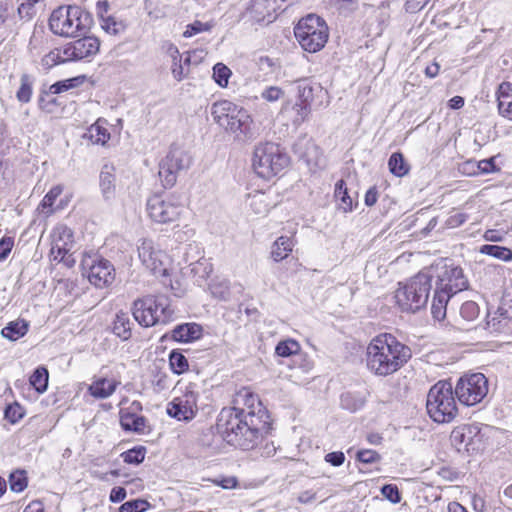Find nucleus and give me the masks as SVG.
<instances>
[{
	"label": "nucleus",
	"instance_id": "f257e3e1",
	"mask_svg": "<svg viewBox=\"0 0 512 512\" xmlns=\"http://www.w3.org/2000/svg\"><path fill=\"white\" fill-rule=\"evenodd\" d=\"M235 404L221 410L216 429L228 444L243 450L253 449L270 431V415L258 396L248 390L238 393Z\"/></svg>",
	"mask_w": 512,
	"mask_h": 512
},
{
	"label": "nucleus",
	"instance_id": "f03ea898",
	"mask_svg": "<svg viewBox=\"0 0 512 512\" xmlns=\"http://www.w3.org/2000/svg\"><path fill=\"white\" fill-rule=\"evenodd\" d=\"M411 349L391 334L373 338L366 350L367 368L377 376H389L401 369L411 358Z\"/></svg>",
	"mask_w": 512,
	"mask_h": 512
},
{
	"label": "nucleus",
	"instance_id": "7ed1b4c3",
	"mask_svg": "<svg viewBox=\"0 0 512 512\" xmlns=\"http://www.w3.org/2000/svg\"><path fill=\"white\" fill-rule=\"evenodd\" d=\"M432 281L433 275L429 271H421L405 283L400 282L394 296L399 309L414 314L425 308L433 287Z\"/></svg>",
	"mask_w": 512,
	"mask_h": 512
},
{
	"label": "nucleus",
	"instance_id": "20e7f679",
	"mask_svg": "<svg viewBox=\"0 0 512 512\" xmlns=\"http://www.w3.org/2000/svg\"><path fill=\"white\" fill-rule=\"evenodd\" d=\"M93 23L92 15L77 5L60 6L49 18V28L61 37H78L86 34Z\"/></svg>",
	"mask_w": 512,
	"mask_h": 512
},
{
	"label": "nucleus",
	"instance_id": "39448f33",
	"mask_svg": "<svg viewBox=\"0 0 512 512\" xmlns=\"http://www.w3.org/2000/svg\"><path fill=\"white\" fill-rule=\"evenodd\" d=\"M213 120L239 140H249L255 134L248 111L228 100L218 101L211 108Z\"/></svg>",
	"mask_w": 512,
	"mask_h": 512
},
{
	"label": "nucleus",
	"instance_id": "423d86ee",
	"mask_svg": "<svg viewBox=\"0 0 512 512\" xmlns=\"http://www.w3.org/2000/svg\"><path fill=\"white\" fill-rule=\"evenodd\" d=\"M455 390L452 383L440 380L429 390L426 409L429 417L436 423H449L458 415Z\"/></svg>",
	"mask_w": 512,
	"mask_h": 512
},
{
	"label": "nucleus",
	"instance_id": "0eeeda50",
	"mask_svg": "<svg viewBox=\"0 0 512 512\" xmlns=\"http://www.w3.org/2000/svg\"><path fill=\"white\" fill-rule=\"evenodd\" d=\"M290 162L287 153L273 142L259 143L253 153L252 165L258 176L270 179L281 173Z\"/></svg>",
	"mask_w": 512,
	"mask_h": 512
},
{
	"label": "nucleus",
	"instance_id": "6e6552de",
	"mask_svg": "<svg viewBox=\"0 0 512 512\" xmlns=\"http://www.w3.org/2000/svg\"><path fill=\"white\" fill-rule=\"evenodd\" d=\"M294 34L305 51L315 53L325 46L328 40V27L319 16L310 14L298 22Z\"/></svg>",
	"mask_w": 512,
	"mask_h": 512
},
{
	"label": "nucleus",
	"instance_id": "1a4fd4ad",
	"mask_svg": "<svg viewBox=\"0 0 512 512\" xmlns=\"http://www.w3.org/2000/svg\"><path fill=\"white\" fill-rule=\"evenodd\" d=\"M192 164V156L178 144H172L167 155L159 163V177L165 188L173 187L178 175Z\"/></svg>",
	"mask_w": 512,
	"mask_h": 512
},
{
	"label": "nucleus",
	"instance_id": "9d476101",
	"mask_svg": "<svg viewBox=\"0 0 512 512\" xmlns=\"http://www.w3.org/2000/svg\"><path fill=\"white\" fill-rule=\"evenodd\" d=\"M459 402L466 406L480 403L488 393V380L482 373H473L459 378L455 388Z\"/></svg>",
	"mask_w": 512,
	"mask_h": 512
},
{
	"label": "nucleus",
	"instance_id": "9b49d317",
	"mask_svg": "<svg viewBox=\"0 0 512 512\" xmlns=\"http://www.w3.org/2000/svg\"><path fill=\"white\" fill-rule=\"evenodd\" d=\"M138 256L142 264L156 276L167 275V255L150 239H142L138 245Z\"/></svg>",
	"mask_w": 512,
	"mask_h": 512
},
{
	"label": "nucleus",
	"instance_id": "f8f14e48",
	"mask_svg": "<svg viewBox=\"0 0 512 512\" xmlns=\"http://www.w3.org/2000/svg\"><path fill=\"white\" fill-rule=\"evenodd\" d=\"M198 394L190 386L167 404V414L179 421H191L197 414Z\"/></svg>",
	"mask_w": 512,
	"mask_h": 512
},
{
	"label": "nucleus",
	"instance_id": "ddd939ff",
	"mask_svg": "<svg viewBox=\"0 0 512 512\" xmlns=\"http://www.w3.org/2000/svg\"><path fill=\"white\" fill-rule=\"evenodd\" d=\"M83 268H88V280L97 288L111 285L115 279V269L112 263L100 256L84 259Z\"/></svg>",
	"mask_w": 512,
	"mask_h": 512
},
{
	"label": "nucleus",
	"instance_id": "4468645a",
	"mask_svg": "<svg viewBox=\"0 0 512 512\" xmlns=\"http://www.w3.org/2000/svg\"><path fill=\"white\" fill-rule=\"evenodd\" d=\"M435 288L453 296L468 286L463 270L458 266H444L436 276Z\"/></svg>",
	"mask_w": 512,
	"mask_h": 512
},
{
	"label": "nucleus",
	"instance_id": "2eb2a0df",
	"mask_svg": "<svg viewBox=\"0 0 512 512\" xmlns=\"http://www.w3.org/2000/svg\"><path fill=\"white\" fill-rule=\"evenodd\" d=\"M182 207L170 200H164L159 195L150 197L147 201V212L150 218L157 223L173 222L181 214Z\"/></svg>",
	"mask_w": 512,
	"mask_h": 512
},
{
	"label": "nucleus",
	"instance_id": "dca6fc26",
	"mask_svg": "<svg viewBox=\"0 0 512 512\" xmlns=\"http://www.w3.org/2000/svg\"><path fill=\"white\" fill-rule=\"evenodd\" d=\"M81 38L69 42L62 47L63 58L70 62L80 61L95 55L99 51L100 42L94 36L81 35Z\"/></svg>",
	"mask_w": 512,
	"mask_h": 512
},
{
	"label": "nucleus",
	"instance_id": "f3484780",
	"mask_svg": "<svg viewBox=\"0 0 512 512\" xmlns=\"http://www.w3.org/2000/svg\"><path fill=\"white\" fill-rule=\"evenodd\" d=\"M132 314L135 321L143 327H151L160 323V315L157 311V296H146L135 300Z\"/></svg>",
	"mask_w": 512,
	"mask_h": 512
},
{
	"label": "nucleus",
	"instance_id": "a211bd4d",
	"mask_svg": "<svg viewBox=\"0 0 512 512\" xmlns=\"http://www.w3.org/2000/svg\"><path fill=\"white\" fill-rule=\"evenodd\" d=\"M296 83L299 102L318 108L327 100L328 92L319 83L310 79H301Z\"/></svg>",
	"mask_w": 512,
	"mask_h": 512
},
{
	"label": "nucleus",
	"instance_id": "6ab92c4d",
	"mask_svg": "<svg viewBox=\"0 0 512 512\" xmlns=\"http://www.w3.org/2000/svg\"><path fill=\"white\" fill-rule=\"evenodd\" d=\"M73 242V232L69 227L66 225L56 226L52 232V254H56L55 258L63 259L71 250Z\"/></svg>",
	"mask_w": 512,
	"mask_h": 512
},
{
	"label": "nucleus",
	"instance_id": "aec40b11",
	"mask_svg": "<svg viewBox=\"0 0 512 512\" xmlns=\"http://www.w3.org/2000/svg\"><path fill=\"white\" fill-rule=\"evenodd\" d=\"M120 425L124 431L141 434L145 433V428L147 427V419L142 415L136 414L130 409H121Z\"/></svg>",
	"mask_w": 512,
	"mask_h": 512
},
{
	"label": "nucleus",
	"instance_id": "412c9836",
	"mask_svg": "<svg viewBox=\"0 0 512 512\" xmlns=\"http://www.w3.org/2000/svg\"><path fill=\"white\" fill-rule=\"evenodd\" d=\"M203 328L197 323H183L171 331V338L177 342H192L201 338Z\"/></svg>",
	"mask_w": 512,
	"mask_h": 512
},
{
	"label": "nucleus",
	"instance_id": "4be33fe9",
	"mask_svg": "<svg viewBox=\"0 0 512 512\" xmlns=\"http://www.w3.org/2000/svg\"><path fill=\"white\" fill-rule=\"evenodd\" d=\"M115 168L112 164H104L100 176L99 185L101 193L106 200H110L115 195Z\"/></svg>",
	"mask_w": 512,
	"mask_h": 512
},
{
	"label": "nucleus",
	"instance_id": "5701e85b",
	"mask_svg": "<svg viewBox=\"0 0 512 512\" xmlns=\"http://www.w3.org/2000/svg\"><path fill=\"white\" fill-rule=\"evenodd\" d=\"M118 384H119V382H117L115 380L107 379V378H100V379L95 380L89 386V392L95 398L105 399L114 393Z\"/></svg>",
	"mask_w": 512,
	"mask_h": 512
},
{
	"label": "nucleus",
	"instance_id": "b1692460",
	"mask_svg": "<svg viewBox=\"0 0 512 512\" xmlns=\"http://www.w3.org/2000/svg\"><path fill=\"white\" fill-rule=\"evenodd\" d=\"M294 247V241L291 237L280 236L271 247V257L275 262H280L286 259L292 252Z\"/></svg>",
	"mask_w": 512,
	"mask_h": 512
},
{
	"label": "nucleus",
	"instance_id": "393cba45",
	"mask_svg": "<svg viewBox=\"0 0 512 512\" xmlns=\"http://www.w3.org/2000/svg\"><path fill=\"white\" fill-rule=\"evenodd\" d=\"M451 297L446 291H438L434 288L431 304V313L434 319L441 321L445 318L448 301Z\"/></svg>",
	"mask_w": 512,
	"mask_h": 512
},
{
	"label": "nucleus",
	"instance_id": "a878e982",
	"mask_svg": "<svg viewBox=\"0 0 512 512\" xmlns=\"http://www.w3.org/2000/svg\"><path fill=\"white\" fill-rule=\"evenodd\" d=\"M473 430L470 426H461L453 429L450 435L451 443L460 451L467 449L471 444Z\"/></svg>",
	"mask_w": 512,
	"mask_h": 512
},
{
	"label": "nucleus",
	"instance_id": "bb28decb",
	"mask_svg": "<svg viewBox=\"0 0 512 512\" xmlns=\"http://www.w3.org/2000/svg\"><path fill=\"white\" fill-rule=\"evenodd\" d=\"M29 324L23 319H18L8 323L1 331L3 337L15 341L23 337L28 332Z\"/></svg>",
	"mask_w": 512,
	"mask_h": 512
},
{
	"label": "nucleus",
	"instance_id": "cd10ccee",
	"mask_svg": "<svg viewBox=\"0 0 512 512\" xmlns=\"http://www.w3.org/2000/svg\"><path fill=\"white\" fill-rule=\"evenodd\" d=\"M335 198L339 201L338 209L344 213L352 212L353 210V199L348 194L346 183L343 179L337 181L334 191Z\"/></svg>",
	"mask_w": 512,
	"mask_h": 512
},
{
	"label": "nucleus",
	"instance_id": "c85d7f7f",
	"mask_svg": "<svg viewBox=\"0 0 512 512\" xmlns=\"http://www.w3.org/2000/svg\"><path fill=\"white\" fill-rule=\"evenodd\" d=\"M113 333L122 340H128L131 337V322L127 313L120 312L116 314L113 322Z\"/></svg>",
	"mask_w": 512,
	"mask_h": 512
},
{
	"label": "nucleus",
	"instance_id": "c756f323",
	"mask_svg": "<svg viewBox=\"0 0 512 512\" xmlns=\"http://www.w3.org/2000/svg\"><path fill=\"white\" fill-rule=\"evenodd\" d=\"M389 171L396 177H403L409 173L410 166L400 152L393 153L388 160Z\"/></svg>",
	"mask_w": 512,
	"mask_h": 512
},
{
	"label": "nucleus",
	"instance_id": "7c9ffc66",
	"mask_svg": "<svg viewBox=\"0 0 512 512\" xmlns=\"http://www.w3.org/2000/svg\"><path fill=\"white\" fill-rule=\"evenodd\" d=\"M84 138L89 139L93 144L103 145L110 139V133L99 122H96L87 129Z\"/></svg>",
	"mask_w": 512,
	"mask_h": 512
},
{
	"label": "nucleus",
	"instance_id": "2f4dec72",
	"mask_svg": "<svg viewBox=\"0 0 512 512\" xmlns=\"http://www.w3.org/2000/svg\"><path fill=\"white\" fill-rule=\"evenodd\" d=\"M210 292L214 298L228 301L231 297L230 282L227 279H214L209 285Z\"/></svg>",
	"mask_w": 512,
	"mask_h": 512
},
{
	"label": "nucleus",
	"instance_id": "473e14b6",
	"mask_svg": "<svg viewBox=\"0 0 512 512\" xmlns=\"http://www.w3.org/2000/svg\"><path fill=\"white\" fill-rule=\"evenodd\" d=\"M480 253L505 262L512 261V250L504 246L485 244L480 247Z\"/></svg>",
	"mask_w": 512,
	"mask_h": 512
},
{
	"label": "nucleus",
	"instance_id": "72a5a7b5",
	"mask_svg": "<svg viewBox=\"0 0 512 512\" xmlns=\"http://www.w3.org/2000/svg\"><path fill=\"white\" fill-rule=\"evenodd\" d=\"M49 373L45 367H38L31 375L29 381L38 393H44L48 387Z\"/></svg>",
	"mask_w": 512,
	"mask_h": 512
},
{
	"label": "nucleus",
	"instance_id": "f704fd0d",
	"mask_svg": "<svg viewBox=\"0 0 512 512\" xmlns=\"http://www.w3.org/2000/svg\"><path fill=\"white\" fill-rule=\"evenodd\" d=\"M301 346L294 339L280 341L275 347V354L279 357L296 356L300 353Z\"/></svg>",
	"mask_w": 512,
	"mask_h": 512
},
{
	"label": "nucleus",
	"instance_id": "c9c22d12",
	"mask_svg": "<svg viewBox=\"0 0 512 512\" xmlns=\"http://www.w3.org/2000/svg\"><path fill=\"white\" fill-rule=\"evenodd\" d=\"M157 311L160 315V323L166 324L174 318L175 311L164 295L157 296Z\"/></svg>",
	"mask_w": 512,
	"mask_h": 512
},
{
	"label": "nucleus",
	"instance_id": "e433bc0d",
	"mask_svg": "<svg viewBox=\"0 0 512 512\" xmlns=\"http://www.w3.org/2000/svg\"><path fill=\"white\" fill-rule=\"evenodd\" d=\"M340 403L342 408L355 412L365 404V399L359 395L347 392L341 395Z\"/></svg>",
	"mask_w": 512,
	"mask_h": 512
},
{
	"label": "nucleus",
	"instance_id": "4c0bfd02",
	"mask_svg": "<svg viewBox=\"0 0 512 512\" xmlns=\"http://www.w3.org/2000/svg\"><path fill=\"white\" fill-rule=\"evenodd\" d=\"M83 82L84 77L81 76L58 81L50 86L49 92L51 94H60L62 92L80 86Z\"/></svg>",
	"mask_w": 512,
	"mask_h": 512
},
{
	"label": "nucleus",
	"instance_id": "58836bf2",
	"mask_svg": "<svg viewBox=\"0 0 512 512\" xmlns=\"http://www.w3.org/2000/svg\"><path fill=\"white\" fill-rule=\"evenodd\" d=\"M169 365L175 374H182L189 368L188 360L186 357L176 350H173L169 354Z\"/></svg>",
	"mask_w": 512,
	"mask_h": 512
},
{
	"label": "nucleus",
	"instance_id": "ea45409f",
	"mask_svg": "<svg viewBox=\"0 0 512 512\" xmlns=\"http://www.w3.org/2000/svg\"><path fill=\"white\" fill-rule=\"evenodd\" d=\"M146 448L144 446H136L121 454L123 461L127 464L139 465L145 459Z\"/></svg>",
	"mask_w": 512,
	"mask_h": 512
},
{
	"label": "nucleus",
	"instance_id": "a19ab883",
	"mask_svg": "<svg viewBox=\"0 0 512 512\" xmlns=\"http://www.w3.org/2000/svg\"><path fill=\"white\" fill-rule=\"evenodd\" d=\"M20 82L21 85L16 93V98L21 103H28L32 96V80L28 74H23Z\"/></svg>",
	"mask_w": 512,
	"mask_h": 512
},
{
	"label": "nucleus",
	"instance_id": "79ce46f5",
	"mask_svg": "<svg viewBox=\"0 0 512 512\" xmlns=\"http://www.w3.org/2000/svg\"><path fill=\"white\" fill-rule=\"evenodd\" d=\"M63 192V186L62 185H56L52 187L49 192L44 196L42 199L38 209H41L42 212H45V209H49L46 213L49 215L53 212L51 209L55 200L62 194Z\"/></svg>",
	"mask_w": 512,
	"mask_h": 512
},
{
	"label": "nucleus",
	"instance_id": "37998d69",
	"mask_svg": "<svg viewBox=\"0 0 512 512\" xmlns=\"http://www.w3.org/2000/svg\"><path fill=\"white\" fill-rule=\"evenodd\" d=\"M28 485L26 471L16 470L9 476V486L13 492H22Z\"/></svg>",
	"mask_w": 512,
	"mask_h": 512
},
{
	"label": "nucleus",
	"instance_id": "c03bdc74",
	"mask_svg": "<svg viewBox=\"0 0 512 512\" xmlns=\"http://www.w3.org/2000/svg\"><path fill=\"white\" fill-rule=\"evenodd\" d=\"M231 74V70L223 63H217L213 67V78L221 87H226L228 85V80Z\"/></svg>",
	"mask_w": 512,
	"mask_h": 512
},
{
	"label": "nucleus",
	"instance_id": "a18cd8bd",
	"mask_svg": "<svg viewBox=\"0 0 512 512\" xmlns=\"http://www.w3.org/2000/svg\"><path fill=\"white\" fill-rule=\"evenodd\" d=\"M479 313V306L474 301H466L460 307V316L468 322L475 320Z\"/></svg>",
	"mask_w": 512,
	"mask_h": 512
},
{
	"label": "nucleus",
	"instance_id": "49530a36",
	"mask_svg": "<svg viewBox=\"0 0 512 512\" xmlns=\"http://www.w3.org/2000/svg\"><path fill=\"white\" fill-rule=\"evenodd\" d=\"M42 65L48 69L54 67L55 65L70 62L69 60H65L63 58L62 48L55 49L50 51L42 58Z\"/></svg>",
	"mask_w": 512,
	"mask_h": 512
},
{
	"label": "nucleus",
	"instance_id": "de8ad7c7",
	"mask_svg": "<svg viewBox=\"0 0 512 512\" xmlns=\"http://www.w3.org/2000/svg\"><path fill=\"white\" fill-rule=\"evenodd\" d=\"M312 107L308 106L307 104H304L302 102H297L293 106V111L295 113L293 117V124L295 126H300L304 121L307 120Z\"/></svg>",
	"mask_w": 512,
	"mask_h": 512
},
{
	"label": "nucleus",
	"instance_id": "09e8293b",
	"mask_svg": "<svg viewBox=\"0 0 512 512\" xmlns=\"http://www.w3.org/2000/svg\"><path fill=\"white\" fill-rule=\"evenodd\" d=\"M150 507L149 502L143 499H134L123 503L119 512H145Z\"/></svg>",
	"mask_w": 512,
	"mask_h": 512
},
{
	"label": "nucleus",
	"instance_id": "8fccbe9b",
	"mask_svg": "<svg viewBox=\"0 0 512 512\" xmlns=\"http://www.w3.org/2000/svg\"><path fill=\"white\" fill-rule=\"evenodd\" d=\"M24 416V409L18 403L8 405L4 411V417L11 424L17 423Z\"/></svg>",
	"mask_w": 512,
	"mask_h": 512
},
{
	"label": "nucleus",
	"instance_id": "3c124183",
	"mask_svg": "<svg viewBox=\"0 0 512 512\" xmlns=\"http://www.w3.org/2000/svg\"><path fill=\"white\" fill-rule=\"evenodd\" d=\"M170 51H171V56L173 58L172 74L176 80L180 81L184 77L183 67L180 63L181 57H180L179 51L176 46L172 45L170 47Z\"/></svg>",
	"mask_w": 512,
	"mask_h": 512
},
{
	"label": "nucleus",
	"instance_id": "603ef678",
	"mask_svg": "<svg viewBox=\"0 0 512 512\" xmlns=\"http://www.w3.org/2000/svg\"><path fill=\"white\" fill-rule=\"evenodd\" d=\"M251 208L256 214H265L269 210V204L266 202L265 194L254 195L250 202Z\"/></svg>",
	"mask_w": 512,
	"mask_h": 512
},
{
	"label": "nucleus",
	"instance_id": "864d4df0",
	"mask_svg": "<svg viewBox=\"0 0 512 512\" xmlns=\"http://www.w3.org/2000/svg\"><path fill=\"white\" fill-rule=\"evenodd\" d=\"M381 494L393 504H397L401 501L399 489L394 484H385L382 486Z\"/></svg>",
	"mask_w": 512,
	"mask_h": 512
},
{
	"label": "nucleus",
	"instance_id": "5fc2aeb1",
	"mask_svg": "<svg viewBox=\"0 0 512 512\" xmlns=\"http://www.w3.org/2000/svg\"><path fill=\"white\" fill-rule=\"evenodd\" d=\"M356 459L365 464H372L379 462L381 456L375 450L363 449L357 452Z\"/></svg>",
	"mask_w": 512,
	"mask_h": 512
},
{
	"label": "nucleus",
	"instance_id": "6e6d98bb",
	"mask_svg": "<svg viewBox=\"0 0 512 512\" xmlns=\"http://www.w3.org/2000/svg\"><path fill=\"white\" fill-rule=\"evenodd\" d=\"M283 95L284 91L278 86L266 87L261 93V97L268 102H275L283 97Z\"/></svg>",
	"mask_w": 512,
	"mask_h": 512
},
{
	"label": "nucleus",
	"instance_id": "4d7b16f0",
	"mask_svg": "<svg viewBox=\"0 0 512 512\" xmlns=\"http://www.w3.org/2000/svg\"><path fill=\"white\" fill-rule=\"evenodd\" d=\"M210 29V25L208 23H202L201 21H194L192 24H189L186 27V30L183 33V36L186 38L192 37L198 33L203 31H208Z\"/></svg>",
	"mask_w": 512,
	"mask_h": 512
},
{
	"label": "nucleus",
	"instance_id": "13d9d810",
	"mask_svg": "<svg viewBox=\"0 0 512 512\" xmlns=\"http://www.w3.org/2000/svg\"><path fill=\"white\" fill-rule=\"evenodd\" d=\"M102 28L109 34L117 35L123 30V25L114 18L107 17L103 18Z\"/></svg>",
	"mask_w": 512,
	"mask_h": 512
},
{
	"label": "nucleus",
	"instance_id": "bf43d9fd",
	"mask_svg": "<svg viewBox=\"0 0 512 512\" xmlns=\"http://www.w3.org/2000/svg\"><path fill=\"white\" fill-rule=\"evenodd\" d=\"M468 219V215L461 212H456L454 214H451L447 220L446 225L448 228H457L464 224Z\"/></svg>",
	"mask_w": 512,
	"mask_h": 512
},
{
	"label": "nucleus",
	"instance_id": "052dcab7",
	"mask_svg": "<svg viewBox=\"0 0 512 512\" xmlns=\"http://www.w3.org/2000/svg\"><path fill=\"white\" fill-rule=\"evenodd\" d=\"M14 245L13 238L11 237H3L0 240V261L5 260L10 254Z\"/></svg>",
	"mask_w": 512,
	"mask_h": 512
},
{
	"label": "nucleus",
	"instance_id": "680f3d73",
	"mask_svg": "<svg viewBox=\"0 0 512 512\" xmlns=\"http://www.w3.org/2000/svg\"><path fill=\"white\" fill-rule=\"evenodd\" d=\"M497 102L500 103L501 99H511L512 98V84L508 82H503L499 85L496 92Z\"/></svg>",
	"mask_w": 512,
	"mask_h": 512
},
{
	"label": "nucleus",
	"instance_id": "e2e57ef3",
	"mask_svg": "<svg viewBox=\"0 0 512 512\" xmlns=\"http://www.w3.org/2000/svg\"><path fill=\"white\" fill-rule=\"evenodd\" d=\"M325 461L334 467H339L344 463L345 455L341 451L330 452L325 455Z\"/></svg>",
	"mask_w": 512,
	"mask_h": 512
},
{
	"label": "nucleus",
	"instance_id": "0e129e2a",
	"mask_svg": "<svg viewBox=\"0 0 512 512\" xmlns=\"http://www.w3.org/2000/svg\"><path fill=\"white\" fill-rule=\"evenodd\" d=\"M478 169L484 174L497 171L498 169L496 168V165H495V158L491 157V158L479 161Z\"/></svg>",
	"mask_w": 512,
	"mask_h": 512
},
{
	"label": "nucleus",
	"instance_id": "69168bd1",
	"mask_svg": "<svg viewBox=\"0 0 512 512\" xmlns=\"http://www.w3.org/2000/svg\"><path fill=\"white\" fill-rule=\"evenodd\" d=\"M213 483L223 489H233L238 486V480L236 477H222L221 479L213 480Z\"/></svg>",
	"mask_w": 512,
	"mask_h": 512
},
{
	"label": "nucleus",
	"instance_id": "338daca9",
	"mask_svg": "<svg viewBox=\"0 0 512 512\" xmlns=\"http://www.w3.org/2000/svg\"><path fill=\"white\" fill-rule=\"evenodd\" d=\"M126 497V490L123 487H114L110 493V501L113 503L121 502Z\"/></svg>",
	"mask_w": 512,
	"mask_h": 512
},
{
	"label": "nucleus",
	"instance_id": "774afa93",
	"mask_svg": "<svg viewBox=\"0 0 512 512\" xmlns=\"http://www.w3.org/2000/svg\"><path fill=\"white\" fill-rule=\"evenodd\" d=\"M377 200H378V191H377L376 187L369 188L365 194V199H364L365 205L368 207H371L376 204Z\"/></svg>",
	"mask_w": 512,
	"mask_h": 512
}]
</instances>
